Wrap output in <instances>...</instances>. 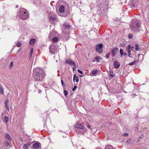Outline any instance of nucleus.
<instances>
[{
    "label": "nucleus",
    "mask_w": 149,
    "mask_h": 149,
    "mask_svg": "<svg viewBox=\"0 0 149 149\" xmlns=\"http://www.w3.org/2000/svg\"><path fill=\"white\" fill-rule=\"evenodd\" d=\"M33 75L36 80L42 81H43L45 74L43 70L40 68H36L33 70Z\"/></svg>",
    "instance_id": "f257e3e1"
},
{
    "label": "nucleus",
    "mask_w": 149,
    "mask_h": 149,
    "mask_svg": "<svg viewBox=\"0 0 149 149\" xmlns=\"http://www.w3.org/2000/svg\"><path fill=\"white\" fill-rule=\"evenodd\" d=\"M18 15L22 19H26L29 17L28 13L26 10L24 8H20L18 14Z\"/></svg>",
    "instance_id": "f03ea898"
},
{
    "label": "nucleus",
    "mask_w": 149,
    "mask_h": 149,
    "mask_svg": "<svg viewBox=\"0 0 149 149\" xmlns=\"http://www.w3.org/2000/svg\"><path fill=\"white\" fill-rule=\"evenodd\" d=\"M140 23H136V26L133 24H131L130 26L132 31L137 33L140 31V28L141 26Z\"/></svg>",
    "instance_id": "7ed1b4c3"
},
{
    "label": "nucleus",
    "mask_w": 149,
    "mask_h": 149,
    "mask_svg": "<svg viewBox=\"0 0 149 149\" xmlns=\"http://www.w3.org/2000/svg\"><path fill=\"white\" fill-rule=\"evenodd\" d=\"M75 127L81 130L79 131V133H81L83 134L86 130V128L83 127L82 125L81 124L77 123Z\"/></svg>",
    "instance_id": "20e7f679"
},
{
    "label": "nucleus",
    "mask_w": 149,
    "mask_h": 149,
    "mask_svg": "<svg viewBox=\"0 0 149 149\" xmlns=\"http://www.w3.org/2000/svg\"><path fill=\"white\" fill-rule=\"evenodd\" d=\"M101 12L99 13L100 16H104L106 13L108 11V7L107 6H105L100 9Z\"/></svg>",
    "instance_id": "39448f33"
},
{
    "label": "nucleus",
    "mask_w": 149,
    "mask_h": 149,
    "mask_svg": "<svg viewBox=\"0 0 149 149\" xmlns=\"http://www.w3.org/2000/svg\"><path fill=\"white\" fill-rule=\"evenodd\" d=\"M103 47V45L101 43L95 46L96 52L99 53H102V49Z\"/></svg>",
    "instance_id": "423d86ee"
},
{
    "label": "nucleus",
    "mask_w": 149,
    "mask_h": 149,
    "mask_svg": "<svg viewBox=\"0 0 149 149\" xmlns=\"http://www.w3.org/2000/svg\"><path fill=\"white\" fill-rule=\"evenodd\" d=\"M129 5L132 8H134L136 7L137 5L135 0H131L129 3Z\"/></svg>",
    "instance_id": "0eeeda50"
},
{
    "label": "nucleus",
    "mask_w": 149,
    "mask_h": 149,
    "mask_svg": "<svg viewBox=\"0 0 149 149\" xmlns=\"http://www.w3.org/2000/svg\"><path fill=\"white\" fill-rule=\"evenodd\" d=\"M119 49L118 48L116 47L114 48L111 51V53L112 54V56L114 57L116 54L118 52Z\"/></svg>",
    "instance_id": "6e6552de"
},
{
    "label": "nucleus",
    "mask_w": 149,
    "mask_h": 149,
    "mask_svg": "<svg viewBox=\"0 0 149 149\" xmlns=\"http://www.w3.org/2000/svg\"><path fill=\"white\" fill-rule=\"evenodd\" d=\"M63 27L64 28L63 29V31H64L65 29H67L68 30L70 28V25L66 23H64L63 25Z\"/></svg>",
    "instance_id": "1a4fd4ad"
},
{
    "label": "nucleus",
    "mask_w": 149,
    "mask_h": 149,
    "mask_svg": "<svg viewBox=\"0 0 149 149\" xmlns=\"http://www.w3.org/2000/svg\"><path fill=\"white\" fill-rule=\"evenodd\" d=\"M66 63L69 64L71 66H73V65L74 66H75V63L73 61L70 59L67 60L66 61Z\"/></svg>",
    "instance_id": "9d476101"
},
{
    "label": "nucleus",
    "mask_w": 149,
    "mask_h": 149,
    "mask_svg": "<svg viewBox=\"0 0 149 149\" xmlns=\"http://www.w3.org/2000/svg\"><path fill=\"white\" fill-rule=\"evenodd\" d=\"M56 50L54 49V47L53 46H51L49 47V52L52 54H54V52H56Z\"/></svg>",
    "instance_id": "9b49d317"
},
{
    "label": "nucleus",
    "mask_w": 149,
    "mask_h": 149,
    "mask_svg": "<svg viewBox=\"0 0 149 149\" xmlns=\"http://www.w3.org/2000/svg\"><path fill=\"white\" fill-rule=\"evenodd\" d=\"M113 65L116 68H118L119 67L120 64L116 60L114 62Z\"/></svg>",
    "instance_id": "f8f14e48"
},
{
    "label": "nucleus",
    "mask_w": 149,
    "mask_h": 149,
    "mask_svg": "<svg viewBox=\"0 0 149 149\" xmlns=\"http://www.w3.org/2000/svg\"><path fill=\"white\" fill-rule=\"evenodd\" d=\"M40 144L39 142L36 143L33 145V147L35 149H38L40 147Z\"/></svg>",
    "instance_id": "ddd939ff"
},
{
    "label": "nucleus",
    "mask_w": 149,
    "mask_h": 149,
    "mask_svg": "<svg viewBox=\"0 0 149 149\" xmlns=\"http://www.w3.org/2000/svg\"><path fill=\"white\" fill-rule=\"evenodd\" d=\"M9 101L8 99H7L6 100L5 102V108H6V110H8V111H9V108L8 106V104Z\"/></svg>",
    "instance_id": "4468645a"
},
{
    "label": "nucleus",
    "mask_w": 149,
    "mask_h": 149,
    "mask_svg": "<svg viewBox=\"0 0 149 149\" xmlns=\"http://www.w3.org/2000/svg\"><path fill=\"white\" fill-rule=\"evenodd\" d=\"M65 11L64 7L63 5L61 6L59 8V11L61 13H63Z\"/></svg>",
    "instance_id": "2eb2a0df"
},
{
    "label": "nucleus",
    "mask_w": 149,
    "mask_h": 149,
    "mask_svg": "<svg viewBox=\"0 0 149 149\" xmlns=\"http://www.w3.org/2000/svg\"><path fill=\"white\" fill-rule=\"evenodd\" d=\"M5 137L7 139L9 140L10 141H12V138L9 134H6Z\"/></svg>",
    "instance_id": "dca6fc26"
},
{
    "label": "nucleus",
    "mask_w": 149,
    "mask_h": 149,
    "mask_svg": "<svg viewBox=\"0 0 149 149\" xmlns=\"http://www.w3.org/2000/svg\"><path fill=\"white\" fill-rule=\"evenodd\" d=\"M73 80L74 81L75 80L77 82H78L79 81L78 77H77L75 74L74 75Z\"/></svg>",
    "instance_id": "f3484780"
},
{
    "label": "nucleus",
    "mask_w": 149,
    "mask_h": 149,
    "mask_svg": "<svg viewBox=\"0 0 149 149\" xmlns=\"http://www.w3.org/2000/svg\"><path fill=\"white\" fill-rule=\"evenodd\" d=\"M30 145V144L29 143L25 144L23 145V147L25 149H27L28 148V146Z\"/></svg>",
    "instance_id": "a211bd4d"
},
{
    "label": "nucleus",
    "mask_w": 149,
    "mask_h": 149,
    "mask_svg": "<svg viewBox=\"0 0 149 149\" xmlns=\"http://www.w3.org/2000/svg\"><path fill=\"white\" fill-rule=\"evenodd\" d=\"M36 42L35 39H32L30 41V44L31 45H33Z\"/></svg>",
    "instance_id": "6ab92c4d"
},
{
    "label": "nucleus",
    "mask_w": 149,
    "mask_h": 149,
    "mask_svg": "<svg viewBox=\"0 0 149 149\" xmlns=\"http://www.w3.org/2000/svg\"><path fill=\"white\" fill-rule=\"evenodd\" d=\"M130 45H129L126 48V50L127 51L128 53H130L131 50L130 49Z\"/></svg>",
    "instance_id": "aec40b11"
},
{
    "label": "nucleus",
    "mask_w": 149,
    "mask_h": 149,
    "mask_svg": "<svg viewBox=\"0 0 149 149\" xmlns=\"http://www.w3.org/2000/svg\"><path fill=\"white\" fill-rule=\"evenodd\" d=\"M5 145L6 146L9 147L11 146V145L10 143L7 142V141H6Z\"/></svg>",
    "instance_id": "412c9836"
},
{
    "label": "nucleus",
    "mask_w": 149,
    "mask_h": 149,
    "mask_svg": "<svg viewBox=\"0 0 149 149\" xmlns=\"http://www.w3.org/2000/svg\"><path fill=\"white\" fill-rule=\"evenodd\" d=\"M58 40V38L57 37H54L52 39V41L53 42H56Z\"/></svg>",
    "instance_id": "4be33fe9"
},
{
    "label": "nucleus",
    "mask_w": 149,
    "mask_h": 149,
    "mask_svg": "<svg viewBox=\"0 0 149 149\" xmlns=\"http://www.w3.org/2000/svg\"><path fill=\"white\" fill-rule=\"evenodd\" d=\"M0 93L3 94V91L1 85L0 84Z\"/></svg>",
    "instance_id": "5701e85b"
},
{
    "label": "nucleus",
    "mask_w": 149,
    "mask_h": 149,
    "mask_svg": "<svg viewBox=\"0 0 149 149\" xmlns=\"http://www.w3.org/2000/svg\"><path fill=\"white\" fill-rule=\"evenodd\" d=\"M4 120L5 122L6 123H7L8 122L9 118L7 116H5L4 117Z\"/></svg>",
    "instance_id": "b1692460"
},
{
    "label": "nucleus",
    "mask_w": 149,
    "mask_h": 149,
    "mask_svg": "<svg viewBox=\"0 0 149 149\" xmlns=\"http://www.w3.org/2000/svg\"><path fill=\"white\" fill-rule=\"evenodd\" d=\"M135 49L136 51H138L140 49V47L139 45L138 44L135 45Z\"/></svg>",
    "instance_id": "393cba45"
},
{
    "label": "nucleus",
    "mask_w": 149,
    "mask_h": 149,
    "mask_svg": "<svg viewBox=\"0 0 149 149\" xmlns=\"http://www.w3.org/2000/svg\"><path fill=\"white\" fill-rule=\"evenodd\" d=\"M137 62V61H135L131 63H129V64L130 65H134V64H135V63Z\"/></svg>",
    "instance_id": "a878e982"
},
{
    "label": "nucleus",
    "mask_w": 149,
    "mask_h": 149,
    "mask_svg": "<svg viewBox=\"0 0 149 149\" xmlns=\"http://www.w3.org/2000/svg\"><path fill=\"white\" fill-rule=\"evenodd\" d=\"M100 57L99 56H97L95 58V60L97 62H99L100 61Z\"/></svg>",
    "instance_id": "bb28decb"
},
{
    "label": "nucleus",
    "mask_w": 149,
    "mask_h": 149,
    "mask_svg": "<svg viewBox=\"0 0 149 149\" xmlns=\"http://www.w3.org/2000/svg\"><path fill=\"white\" fill-rule=\"evenodd\" d=\"M97 70H94L92 71L91 73L93 75H95L97 72Z\"/></svg>",
    "instance_id": "cd10ccee"
},
{
    "label": "nucleus",
    "mask_w": 149,
    "mask_h": 149,
    "mask_svg": "<svg viewBox=\"0 0 149 149\" xmlns=\"http://www.w3.org/2000/svg\"><path fill=\"white\" fill-rule=\"evenodd\" d=\"M63 93L65 96H66L68 95V92L67 91L64 90L63 91Z\"/></svg>",
    "instance_id": "c85d7f7f"
},
{
    "label": "nucleus",
    "mask_w": 149,
    "mask_h": 149,
    "mask_svg": "<svg viewBox=\"0 0 149 149\" xmlns=\"http://www.w3.org/2000/svg\"><path fill=\"white\" fill-rule=\"evenodd\" d=\"M110 55V53H108L106 55V57L107 58H108L109 57Z\"/></svg>",
    "instance_id": "c756f323"
},
{
    "label": "nucleus",
    "mask_w": 149,
    "mask_h": 149,
    "mask_svg": "<svg viewBox=\"0 0 149 149\" xmlns=\"http://www.w3.org/2000/svg\"><path fill=\"white\" fill-rule=\"evenodd\" d=\"M120 52L121 56H122L123 55V50L122 49H120Z\"/></svg>",
    "instance_id": "7c9ffc66"
},
{
    "label": "nucleus",
    "mask_w": 149,
    "mask_h": 149,
    "mask_svg": "<svg viewBox=\"0 0 149 149\" xmlns=\"http://www.w3.org/2000/svg\"><path fill=\"white\" fill-rule=\"evenodd\" d=\"M13 62L12 61L10 62L9 65V67L10 68H11L13 66Z\"/></svg>",
    "instance_id": "2f4dec72"
},
{
    "label": "nucleus",
    "mask_w": 149,
    "mask_h": 149,
    "mask_svg": "<svg viewBox=\"0 0 149 149\" xmlns=\"http://www.w3.org/2000/svg\"><path fill=\"white\" fill-rule=\"evenodd\" d=\"M49 19L52 20H54L55 18L53 16H50L49 18Z\"/></svg>",
    "instance_id": "473e14b6"
},
{
    "label": "nucleus",
    "mask_w": 149,
    "mask_h": 149,
    "mask_svg": "<svg viewBox=\"0 0 149 149\" xmlns=\"http://www.w3.org/2000/svg\"><path fill=\"white\" fill-rule=\"evenodd\" d=\"M21 42H19L17 44V46L18 47H19L21 46Z\"/></svg>",
    "instance_id": "72a5a7b5"
},
{
    "label": "nucleus",
    "mask_w": 149,
    "mask_h": 149,
    "mask_svg": "<svg viewBox=\"0 0 149 149\" xmlns=\"http://www.w3.org/2000/svg\"><path fill=\"white\" fill-rule=\"evenodd\" d=\"M77 71L80 74H83V72H82V71L81 70H77Z\"/></svg>",
    "instance_id": "f704fd0d"
},
{
    "label": "nucleus",
    "mask_w": 149,
    "mask_h": 149,
    "mask_svg": "<svg viewBox=\"0 0 149 149\" xmlns=\"http://www.w3.org/2000/svg\"><path fill=\"white\" fill-rule=\"evenodd\" d=\"M131 139L130 138L128 139L127 141V142L129 143H130L131 142Z\"/></svg>",
    "instance_id": "c9c22d12"
},
{
    "label": "nucleus",
    "mask_w": 149,
    "mask_h": 149,
    "mask_svg": "<svg viewBox=\"0 0 149 149\" xmlns=\"http://www.w3.org/2000/svg\"><path fill=\"white\" fill-rule=\"evenodd\" d=\"M132 34H129L128 35V37L130 38H132Z\"/></svg>",
    "instance_id": "e433bc0d"
},
{
    "label": "nucleus",
    "mask_w": 149,
    "mask_h": 149,
    "mask_svg": "<svg viewBox=\"0 0 149 149\" xmlns=\"http://www.w3.org/2000/svg\"><path fill=\"white\" fill-rule=\"evenodd\" d=\"M33 49L32 48L31 49V52H30V54H31L33 53Z\"/></svg>",
    "instance_id": "4c0bfd02"
},
{
    "label": "nucleus",
    "mask_w": 149,
    "mask_h": 149,
    "mask_svg": "<svg viewBox=\"0 0 149 149\" xmlns=\"http://www.w3.org/2000/svg\"><path fill=\"white\" fill-rule=\"evenodd\" d=\"M128 135V134L127 133H125L123 134V136H127Z\"/></svg>",
    "instance_id": "58836bf2"
},
{
    "label": "nucleus",
    "mask_w": 149,
    "mask_h": 149,
    "mask_svg": "<svg viewBox=\"0 0 149 149\" xmlns=\"http://www.w3.org/2000/svg\"><path fill=\"white\" fill-rule=\"evenodd\" d=\"M61 84L62 85V86H64V83H63V80H61Z\"/></svg>",
    "instance_id": "ea45409f"
},
{
    "label": "nucleus",
    "mask_w": 149,
    "mask_h": 149,
    "mask_svg": "<svg viewBox=\"0 0 149 149\" xmlns=\"http://www.w3.org/2000/svg\"><path fill=\"white\" fill-rule=\"evenodd\" d=\"M76 88H77L76 86H74V88H72V90L73 91H74Z\"/></svg>",
    "instance_id": "a19ab883"
},
{
    "label": "nucleus",
    "mask_w": 149,
    "mask_h": 149,
    "mask_svg": "<svg viewBox=\"0 0 149 149\" xmlns=\"http://www.w3.org/2000/svg\"><path fill=\"white\" fill-rule=\"evenodd\" d=\"M130 49L131 50H132L134 48V47L133 46H131L130 45Z\"/></svg>",
    "instance_id": "79ce46f5"
},
{
    "label": "nucleus",
    "mask_w": 149,
    "mask_h": 149,
    "mask_svg": "<svg viewBox=\"0 0 149 149\" xmlns=\"http://www.w3.org/2000/svg\"><path fill=\"white\" fill-rule=\"evenodd\" d=\"M123 55L124 56H126L127 55V54L126 53H124L123 54Z\"/></svg>",
    "instance_id": "37998d69"
},
{
    "label": "nucleus",
    "mask_w": 149,
    "mask_h": 149,
    "mask_svg": "<svg viewBox=\"0 0 149 149\" xmlns=\"http://www.w3.org/2000/svg\"><path fill=\"white\" fill-rule=\"evenodd\" d=\"M113 75L112 74H109V76H110V77H113Z\"/></svg>",
    "instance_id": "c03bdc74"
},
{
    "label": "nucleus",
    "mask_w": 149,
    "mask_h": 149,
    "mask_svg": "<svg viewBox=\"0 0 149 149\" xmlns=\"http://www.w3.org/2000/svg\"><path fill=\"white\" fill-rule=\"evenodd\" d=\"M131 55V53H128V56L129 57H130V55Z\"/></svg>",
    "instance_id": "a18cd8bd"
},
{
    "label": "nucleus",
    "mask_w": 149,
    "mask_h": 149,
    "mask_svg": "<svg viewBox=\"0 0 149 149\" xmlns=\"http://www.w3.org/2000/svg\"><path fill=\"white\" fill-rule=\"evenodd\" d=\"M108 149H115V148H113V147H111L110 148H108Z\"/></svg>",
    "instance_id": "49530a36"
},
{
    "label": "nucleus",
    "mask_w": 149,
    "mask_h": 149,
    "mask_svg": "<svg viewBox=\"0 0 149 149\" xmlns=\"http://www.w3.org/2000/svg\"><path fill=\"white\" fill-rule=\"evenodd\" d=\"M87 127H88V128L90 129V128L91 127H90V126L88 125L87 126Z\"/></svg>",
    "instance_id": "de8ad7c7"
},
{
    "label": "nucleus",
    "mask_w": 149,
    "mask_h": 149,
    "mask_svg": "<svg viewBox=\"0 0 149 149\" xmlns=\"http://www.w3.org/2000/svg\"><path fill=\"white\" fill-rule=\"evenodd\" d=\"M109 72L110 73H113V72L112 71H109Z\"/></svg>",
    "instance_id": "09e8293b"
},
{
    "label": "nucleus",
    "mask_w": 149,
    "mask_h": 149,
    "mask_svg": "<svg viewBox=\"0 0 149 149\" xmlns=\"http://www.w3.org/2000/svg\"><path fill=\"white\" fill-rule=\"evenodd\" d=\"M75 67V68L76 67H75V66H74L73 68V70L74 71V68Z\"/></svg>",
    "instance_id": "8fccbe9b"
},
{
    "label": "nucleus",
    "mask_w": 149,
    "mask_h": 149,
    "mask_svg": "<svg viewBox=\"0 0 149 149\" xmlns=\"http://www.w3.org/2000/svg\"><path fill=\"white\" fill-rule=\"evenodd\" d=\"M38 92L40 93V92H41V91H39Z\"/></svg>",
    "instance_id": "3c124183"
},
{
    "label": "nucleus",
    "mask_w": 149,
    "mask_h": 149,
    "mask_svg": "<svg viewBox=\"0 0 149 149\" xmlns=\"http://www.w3.org/2000/svg\"><path fill=\"white\" fill-rule=\"evenodd\" d=\"M80 76L81 77H82V76H81V75H80Z\"/></svg>",
    "instance_id": "603ef678"
}]
</instances>
